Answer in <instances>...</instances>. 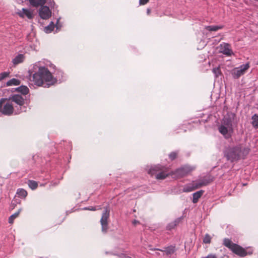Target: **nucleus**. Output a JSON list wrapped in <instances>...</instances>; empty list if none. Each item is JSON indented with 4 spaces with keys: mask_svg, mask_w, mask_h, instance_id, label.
Returning <instances> with one entry per match:
<instances>
[{
    "mask_svg": "<svg viewBox=\"0 0 258 258\" xmlns=\"http://www.w3.org/2000/svg\"><path fill=\"white\" fill-rule=\"evenodd\" d=\"M150 13V10L149 9L147 10V13L149 14Z\"/></svg>",
    "mask_w": 258,
    "mask_h": 258,
    "instance_id": "nucleus-42",
    "label": "nucleus"
},
{
    "mask_svg": "<svg viewBox=\"0 0 258 258\" xmlns=\"http://www.w3.org/2000/svg\"><path fill=\"white\" fill-rule=\"evenodd\" d=\"M148 173L152 176L155 175L157 179H164L168 175L166 173V168L160 165L152 167L148 171Z\"/></svg>",
    "mask_w": 258,
    "mask_h": 258,
    "instance_id": "nucleus-5",
    "label": "nucleus"
},
{
    "mask_svg": "<svg viewBox=\"0 0 258 258\" xmlns=\"http://www.w3.org/2000/svg\"><path fill=\"white\" fill-rule=\"evenodd\" d=\"M32 81L37 86L46 85L48 86L53 85L56 81L48 71L45 67H40L38 71L32 76Z\"/></svg>",
    "mask_w": 258,
    "mask_h": 258,
    "instance_id": "nucleus-1",
    "label": "nucleus"
},
{
    "mask_svg": "<svg viewBox=\"0 0 258 258\" xmlns=\"http://www.w3.org/2000/svg\"><path fill=\"white\" fill-rule=\"evenodd\" d=\"M249 68L248 63L240 66L238 68H235L232 70V74L234 79H237L243 75L246 70Z\"/></svg>",
    "mask_w": 258,
    "mask_h": 258,
    "instance_id": "nucleus-7",
    "label": "nucleus"
},
{
    "mask_svg": "<svg viewBox=\"0 0 258 258\" xmlns=\"http://www.w3.org/2000/svg\"><path fill=\"white\" fill-rule=\"evenodd\" d=\"M255 1L258 2V0H255Z\"/></svg>",
    "mask_w": 258,
    "mask_h": 258,
    "instance_id": "nucleus-43",
    "label": "nucleus"
},
{
    "mask_svg": "<svg viewBox=\"0 0 258 258\" xmlns=\"http://www.w3.org/2000/svg\"><path fill=\"white\" fill-rule=\"evenodd\" d=\"M109 210L107 207L105 208L100 220L102 226V231L104 233L107 232L108 229V219L109 217Z\"/></svg>",
    "mask_w": 258,
    "mask_h": 258,
    "instance_id": "nucleus-8",
    "label": "nucleus"
},
{
    "mask_svg": "<svg viewBox=\"0 0 258 258\" xmlns=\"http://www.w3.org/2000/svg\"><path fill=\"white\" fill-rule=\"evenodd\" d=\"M195 168L189 166H185L177 169L174 172L177 177H183L194 170Z\"/></svg>",
    "mask_w": 258,
    "mask_h": 258,
    "instance_id": "nucleus-9",
    "label": "nucleus"
},
{
    "mask_svg": "<svg viewBox=\"0 0 258 258\" xmlns=\"http://www.w3.org/2000/svg\"><path fill=\"white\" fill-rule=\"evenodd\" d=\"M177 153L176 152H172L169 155V158L171 160H174L176 158Z\"/></svg>",
    "mask_w": 258,
    "mask_h": 258,
    "instance_id": "nucleus-31",
    "label": "nucleus"
},
{
    "mask_svg": "<svg viewBox=\"0 0 258 258\" xmlns=\"http://www.w3.org/2000/svg\"><path fill=\"white\" fill-rule=\"evenodd\" d=\"M19 15L22 17L26 16L29 19H31L33 17V13L30 10L26 9H22V11L19 13Z\"/></svg>",
    "mask_w": 258,
    "mask_h": 258,
    "instance_id": "nucleus-14",
    "label": "nucleus"
},
{
    "mask_svg": "<svg viewBox=\"0 0 258 258\" xmlns=\"http://www.w3.org/2000/svg\"><path fill=\"white\" fill-rule=\"evenodd\" d=\"M197 182H192L184 186L183 191L185 192L192 191L197 188H199Z\"/></svg>",
    "mask_w": 258,
    "mask_h": 258,
    "instance_id": "nucleus-11",
    "label": "nucleus"
},
{
    "mask_svg": "<svg viewBox=\"0 0 258 258\" xmlns=\"http://www.w3.org/2000/svg\"><path fill=\"white\" fill-rule=\"evenodd\" d=\"M221 27L217 26H207L205 29L209 31H216Z\"/></svg>",
    "mask_w": 258,
    "mask_h": 258,
    "instance_id": "nucleus-25",
    "label": "nucleus"
},
{
    "mask_svg": "<svg viewBox=\"0 0 258 258\" xmlns=\"http://www.w3.org/2000/svg\"><path fill=\"white\" fill-rule=\"evenodd\" d=\"M51 15V12L49 8L47 6L41 7L39 10V16L43 19H47Z\"/></svg>",
    "mask_w": 258,
    "mask_h": 258,
    "instance_id": "nucleus-10",
    "label": "nucleus"
},
{
    "mask_svg": "<svg viewBox=\"0 0 258 258\" xmlns=\"http://www.w3.org/2000/svg\"><path fill=\"white\" fill-rule=\"evenodd\" d=\"M223 244L226 246V239H223Z\"/></svg>",
    "mask_w": 258,
    "mask_h": 258,
    "instance_id": "nucleus-40",
    "label": "nucleus"
},
{
    "mask_svg": "<svg viewBox=\"0 0 258 258\" xmlns=\"http://www.w3.org/2000/svg\"><path fill=\"white\" fill-rule=\"evenodd\" d=\"M28 185L29 187L32 189H36L38 186L37 183L33 180H29Z\"/></svg>",
    "mask_w": 258,
    "mask_h": 258,
    "instance_id": "nucleus-26",
    "label": "nucleus"
},
{
    "mask_svg": "<svg viewBox=\"0 0 258 258\" xmlns=\"http://www.w3.org/2000/svg\"><path fill=\"white\" fill-rule=\"evenodd\" d=\"M206 258H216V257L215 255L209 254L206 257Z\"/></svg>",
    "mask_w": 258,
    "mask_h": 258,
    "instance_id": "nucleus-37",
    "label": "nucleus"
},
{
    "mask_svg": "<svg viewBox=\"0 0 258 258\" xmlns=\"http://www.w3.org/2000/svg\"><path fill=\"white\" fill-rule=\"evenodd\" d=\"M204 191L203 190H199L193 194V199L192 202L194 203H197L199 200V199L203 195Z\"/></svg>",
    "mask_w": 258,
    "mask_h": 258,
    "instance_id": "nucleus-15",
    "label": "nucleus"
},
{
    "mask_svg": "<svg viewBox=\"0 0 258 258\" xmlns=\"http://www.w3.org/2000/svg\"><path fill=\"white\" fill-rule=\"evenodd\" d=\"M10 101L15 102L20 106H22L24 104V99L20 95H14L9 98Z\"/></svg>",
    "mask_w": 258,
    "mask_h": 258,
    "instance_id": "nucleus-12",
    "label": "nucleus"
},
{
    "mask_svg": "<svg viewBox=\"0 0 258 258\" xmlns=\"http://www.w3.org/2000/svg\"><path fill=\"white\" fill-rule=\"evenodd\" d=\"M24 59V56L23 54H19L14 59L13 62L14 64H17L22 62Z\"/></svg>",
    "mask_w": 258,
    "mask_h": 258,
    "instance_id": "nucleus-20",
    "label": "nucleus"
},
{
    "mask_svg": "<svg viewBox=\"0 0 258 258\" xmlns=\"http://www.w3.org/2000/svg\"><path fill=\"white\" fill-rule=\"evenodd\" d=\"M237 126V120L235 113L227 112V139L233 133L234 128Z\"/></svg>",
    "mask_w": 258,
    "mask_h": 258,
    "instance_id": "nucleus-4",
    "label": "nucleus"
},
{
    "mask_svg": "<svg viewBox=\"0 0 258 258\" xmlns=\"http://www.w3.org/2000/svg\"><path fill=\"white\" fill-rule=\"evenodd\" d=\"M252 124L253 126L256 128H258V115L254 114L252 116Z\"/></svg>",
    "mask_w": 258,
    "mask_h": 258,
    "instance_id": "nucleus-21",
    "label": "nucleus"
},
{
    "mask_svg": "<svg viewBox=\"0 0 258 258\" xmlns=\"http://www.w3.org/2000/svg\"><path fill=\"white\" fill-rule=\"evenodd\" d=\"M85 209L89 210H92V211H95L96 210V209L95 208L91 207L90 208H86Z\"/></svg>",
    "mask_w": 258,
    "mask_h": 258,
    "instance_id": "nucleus-38",
    "label": "nucleus"
},
{
    "mask_svg": "<svg viewBox=\"0 0 258 258\" xmlns=\"http://www.w3.org/2000/svg\"><path fill=\"white\" fill-rule=\"evenodd\" d=\"M257 64L258 65V62L257 63Z\"/></svg>",
    "mask_w": 258,
    "mask_h": 258,
    "instance_id": "nucleus-44",
    "label": "nucleus"
},
{
    "mask_svg": "<svg viewBox=\"0 0 258 258\" xmlns=\"http://www.w3.org/2000/svg\"><path fill=\"white\" fill-rule=\"evenodd\" d=\"M155 254H156V255H159L160 254V253L158 252H156Z\"/></svg>",
    "mask_w": 258,
    "mask_h": 258,
    "instance_id": "nucleus-41",
    "label": "nucleus"
},
{
    "mask_svg": "<svg viewBox=\"0 0 258 258\" xmlns=\"http://www.w3.org/2000/svg\"><path fill=\"white\" fill-rule=\"evenodd\" d=\"M218 130L219 132L224 136L226 135V127L224 125L220 126Z\"/></svg>",
    "mask_w": 258,
    "mask_h": 258,
    "instance_id": "nucleus-28",
    "label": "nucleus"
},
{
    "mask_svg": "<svg viewBox=\"0 0 258 258\" xmlns=\"http://www.w3.org/2000/svg\"><path fill=\"white\" fill-rule=\"evenodd\" d=\"M20 211H21V210H19L17 212H16V213H15V214H13L12 215H11V216H12V217L14 219H15L16 218H17V217L18 216V215H19V213H20Z\"/></svg>",
    "mask_w": 258,
    "mask_h": 258,
    "instance_id": "nucleus-33",
    "label": "nucleus"
},
{
    "mask_svg": "<svg viewBox=\"0 0 258 258\" xmlns=\"http://www.w3.org/2000/svg\"><path fill=\"white\" fill-rule=\"evenodd\" d=\"M181 218H178L175 220L173 222L170 223L167 226L168 230L174 228L180 222Z\"/></svg>",
    "mask_w": 258,
    "mask_h": 258,
    "instance_id": "nucleus-16",
    "label": "nucleus"
},
{
    "mask_svg": "<svg viewBox=\"0 0 258 258\" xmlns=\"http://www.w3.org/2000/svg\"><path fill=\"white\" fill-rule=\"evenodd\" d=\"M54 29V25L53 22H51L48 26L44 28V31L46 33H50Z\"/></svg>",
    "mask_w": 258,
    "mask_h": 258,
    "instance_id": "nucleus-24",
    "label": "nucleus"
},
{
    "mask_svg": "<svg viewBox=\"0 0 258 258\" xmlns=\"http://www.w3.org/2000/svg\"><path fill=\"white\" fill-rule=\"evenodd\" d=\"M16 90L19 92H21L23 95H26L28 94L29 92V89L27 87L25 86H21L16 89Z\"/></svg>",
    "mask_w": 258,
    "mask_h": 258,
    "instance_id": "nucleus-18",
    "label": "nucleus"
},
{
    "mask_svg": "<svg viewBox=\"0 0 258 258\" xmlns=\"http://www.w3.org/2000/svg\"><path fill=\"white\" fill-rule=\"evenodd\" d=\"M149 2V0H140V4L141 5H144L147 4Z\"/></svg>",
    "mask_w": 258,
    "mask_h": 258,
    "instance_id": "nucleus-34",
    "label": "nucleus"
},
{
    "mask_svg": "<svg viewBox=\"0 0 258 258\" xmlns=\"http://www.w3.org/2000/svg\"><path fill=\"white\" fill-rule=\"evenodd\" d=\"M9 75V73L4 72L0 74V81L4 79L6 77H7Z\"/></svg>",
    "mask_w": 258,
    "mask_h": 258,
    "instance_id": "nucleus-30",
    "label": "nucleus"
},
{
    "mask_svg": "<svg viewBox=\"0 0 258 258\" xmlns=\"http://www.w3.org/2000/svg\"><path fill=\"white\" fill-rule=\"evenodd\" d=\"M211 236L208 234H206L203 239V242L205 243H210L211 242Z\"/></svg>",
    "mask_w": 258,
    "mask_h": 258,
    "instance_id": "nucleus-27",
    "label": "nucleus"
},
{
    "mask_svg": "<svg viewBox=\"0 0 258 258\" xmlns=\"http://www.w3.org/2000/svg\"><path fill=\"white\" fill-rule=\"evenodd\" d=\"M150 250H159L163 252H165L167 255H170L173 254L175 251V247L173 246H170L165 248L164 249H160L158 248H153L150 246Z\"/></svg>",
    "mask_w": 258,
    "mask_h": 258,
    "instance_id": "nucleus-13",
    "label": "nucleus"
},
{
    "mask_svg": "<svg viewBox=\"0 0 258 258\" xmlns=\"http://www.w3.org/2000/svg\"><path fill=\"white\" fill-rule=\"evenodd\" d=\"M223 45V49L221 52H222L224 54H226V44H221V46Z\"/></svg>",
    "mask_w": 258,
    "mask_h": 258,
    "instance_id": "nucleus-35",
    "label": "nucleus"
},
{
    "mask_svg": "<svg viewBox=\"0 0 258 258\" xmlns=\"http://www.w3.org/2000/svg\"><path fill=\"white\" fill-rule=\"evenodd\" d=\"M14 112V107L12 103L9 100L6 98L0 99V113L2 114L10 116Z\"/></svg>",
    "mask_w": 258,
    "mask_h": 258,
    "instance_id": "nucleus-6",
    "label": "nucleus"
},
{
    "mask_svg": "<svg viewBox=\"0 0 258 258\" xmlns=\"http://www.w3.org/2000/svg\"><path fill=\"white\" fill-rule=\"evenodd\" d=\"M210 181H211L210 179H204L202 180L201 181L197 182H198V186L200 188L203 186H206V185H208L210 182Z\"/></svg>",
    "mask_w": 258,
    "mask_h": 258,
    "instance_id": "nucleus-23",
    "label": "nucleus"
},
{
    "mask_svg": "<svg viewBox=\"0 0 258 258\" xmlns=\"http://www.w3.org/2000/svg\"><path fill=\"white\" fill-rule=\"evenodd\" d=\"M250 152V148L243 146L241 144L229 147L227 149V160L231 162L244 159Z\"/></svg>",
    "mask_w": 258,
    "mask_h": 258,
    "instance_id": "nucleus-2",
    "label": "nucleus"
},
{
    "mask_svg": "<svg viewBox=\"0 0 258 258\" xmlns=\"http://www.w3.org/2000/svg\"><path fill=\"white\" fill-rule=\"evenodd\" d=\"M20 84V81H19L18 79H15V78H13V79L9 80L7 83V85L8 86H12V85H19Z\"/></svg>",
    "mask_w": 258,
    "mask_h": 258,
    "instance_id": "nucleus-19",
    "label": "nucleus"
},
{
    "mask_svg": "<svg viewBox=\"0 0 258 258\" xmlns=\"http://www.w3.org/2000/svg\"><path fill=\"white\" fill-rule=\"evenodd\" d=\"M139 223V221H136V220L134 221L133 222V224H134V225H136V224H138Z\"/></svg>",
    "mask_w": 258,
    "mask_h": 258,
    "instance_id": "nucleus-39",
    "label": "nucleus"
},
{
    "mask_svg": "<svg viewBox=\"0 0 258 258\" xmlns=\"http://www.w3.org/2000/svg\"><path fill=\"white\" fill-rule=\"evenodd\" d=\"M17 194L18 195L19 197L21 198H25L27 195V191L22 188L18 189Z\"/></svg>",
    "mask_w": 258,
    "mask_h": 258,
    "instance_id": "nucleus-22",
    "label": "nucleus"
},
{
    "mask_svg": "<svg viewBox=\"0 0 258 258\" xmlns=\"http://www.w3.org/2000/svg\"><path fill=\"white\" fill-rule=\"evenodd\" d=\"M30 4L34 7H38L43 5L46 0H29Z\"/></svg>",
    "mask_w": 258,
    "mask_h": 258,
    "instance_id": "nucleus-17",
    "label": "nucleus"
},
{
    "mask_svg": "<svg viewBox=\"0 0 258 258\" xmlns=\"http://www.w3.org/2000/svg\"><path fill=\"white\" fill-rule=\"evenodd\" d=\"M15 219H14L12 216H11L9 219V222L11 224L13 223V221H14V220Z\"/></svg>",
    "mask_w": 258,
    "mask_h": 258,
    "instance_id": "nucleus-36",
    "label": "nucleus"
},
{
    "mask_svg": "<svg viewBox=\"0 0 258 258\" xmlns=\"http://www.w3.org/2000/svg\"><path fill=\"white\" fill-rule=\"evenodd\" d=\"M214 73L216 74V76H218V74L221 73V71L219 68L215 69L213 70Z\"/></svg>",
    "mask_w": 258,
    "mask_h": 258,
    "instance_id": "nucleus-32",
    "label": "nucleus"
},
{
    "mask_svg": "<svg viewBox=\"0 0 258 258\" xmlns=\"http://www.w3.org/2000/svg\"><path fill=\"white\" fill-rule=\"evenodd\" d=\"M227 247L229 248L232 252L241 256L244 257L247 254L252 253V251H246V250L241 246L233 243L230 239L227 238Z\"/></svg>",
    "mask_w": 258,
    "mask_h": 258,
    "instance_id": "nucleus-3",
    "label": "nucleus"
},
{
    "mask_svg": "<svg viewBox=\"0 0 258 258\" xmlns=\"http://www.w3.org/2000/svg\"><path fill=\"white\" fill-rule=\"evenodd\" d=\"M229 44L227 43V57L232 55H234L232 49L229 48Z\"/></svg>",
    "mask_w": 258,
    "mask_h": 258,
    "instance_id": "nucleus-29",
    "label": "nucleus"
}]
</instances>
